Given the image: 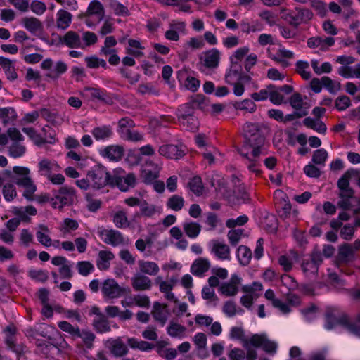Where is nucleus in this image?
<instances>
[{
  "label": "nucleus",
  "instance_id": "nucleus-1",
  "mask_svg": "<svg viewBox=\"0 0 360 360\" xmlns=\"http://www.w3.org/2000/svg\"><path fill=\"white\" fill-rule=\"evenodd\" d=\"M110 174L103 166H96L88 171L86 177L76 181V185L82 190L99 191L110 184Z\"/></svg>",
  "mask_w": 360,
  "mask_h": 360
},
{
  "label": "nucleus",
  "instance_id": "nucleus-2",
  "mask_svg": "<svg viewBox=\"0 0 360 360\" xmlns=\"http://www.w3.org/2000/svg\"><path fill=\"white\" fill-rule=\"evenodd\" d=\"M238 152L246 159V164L250 171L255 174L259 173L258 158L262 153L260 146L252 147V144H245Z\"/></svg>",
  "mask_w": 360,
  "mask_h": 360
},
{
  "label": "nucleus",
  "instance_id": "nucleus-3",
  "mask_svg": "<svg viewBox=\"0 0 360 360\" xmlns=\"http://www.w3.org/2000/svg\"><path fill=\"white\" fill-rule=\"evenodd\" d=\"M41 68L46 71V77L53 80L58 79L68 69V65L63 60L54 62L51 58H46L41 65Z\"/></svg>",
  "mask_w": 360,
  "mask_h": 360
},
{
  "label": "nucleus",
  "instance_id": "nucleus-4",
  "mask_svg": "<svg viewBox=\"0 0 360 360\" xmlns=\"http://www.w3.org/2000/svg\"><path fill=\"white\" fill-rule=\"evenodd\" d=\"M220 52L217 49H212L202 52L199 57V70L204 72L207 69H215L220 60Z\"/></svg>",
  "mask_w": 360,
  "mask_h": 360
},
{
  "label": "nucleus",
  "instance_id": "nucleus-5",
  "mask_svg": "<svg viewBox=\"0 0 360 360\" xmlns=\"http://www.w3.org/2000/svg\"><path fill=\"white\" fill-rule=\"evenodd\" d=\"M101 292L105 297L116 299L129 293L130 290L120 286L115 279L108 278L102 283Z\"/></svg>",
  "mask_w": 360,
  "mask_h": 360
},
{
  "label": "nucleus",
  "instance_id": "nucleus-6",
  "mask_svg": "<svg viewBox=\"0 0 360 360\" xmlns=\"http://www.w3.org/2000/svg\"><path fill=\"white\" fill-rule=\"evenodd\" d=\"M75 199V189L68 186H63L58 190L55 198H52V206L54 208L61 209L65 205L72 204Z\"/></svg>",
  "mask_w": 360,
  "mask_h": 360
},
{
  "label": "nucleus",
  "instance_id": "nucleus-7",
  "mask_svg": "<svg viewBox=\"0 0 360 360\" xmlns=\"http://www.w3.org/2000/svg\"><path fill=\"white\" fill-rule=\"evenodd\" d=\"M312 17L313 13L309 9L296 8L286 13L285 20L290 25L297 27L300 25L309 22Z\"/></svg>",
  "mask_w": 360,
  "mask_h": 360
},
{
  "label": "nucleus",
  "instance_id": "nucleus-8",
  "mask_svg": "<svg viewBox=\"0 0 360 360\" xmlns=\"http://www.w3.org/2000/svg\"><path fill=\"white\" fill-rule=\"evenodd\" d=\"M97 233L101 240L107 245L116 247L124 243V238L122 233L117 230L106 229L101 226L97 229Z\"/></svg>",
  "mask_w": 360,
  "mask_h": 360
},
{
  "label": "nucleus",
  "instance_id": "nucleus-9",
  "mask_svg": "<svg viewBox=\"0 0 360 360\" xmlns=\"http://www.w3.org/2000/svg\"><path fill=\"white\" fill-rule=\"evenodd\" d=\"M139 217V212H136L131 221L127 217V212L124 210L115 212L112 214V221L115 226L118 229L134 228L136 226L141 228V226L137 223L136 218Z\"/></svg>",
  "mask_w": 360,
  "mask_h": 360
},
{
  "label": "nucleus",
  "instance_id": "nucleus-10",
  "mask_svg": "<svg viewBox=\"0 0 360 360\" xmlns=\"http://www.w3.org/2000/svg\"><path fill=\"white\" fill-rule=\"evenodd\" d=\"M340 200L338 206L345 210H352L354 214L360 213V200L354 195V192L347 193V195L339 193Z\"/></svg>",
  "mask_w": 360,
  "mask_h": 360
},
{
  "label": "nucleus",
  "instance_id": "nucleus-11",
  "mask_svg": "<svg viewBox=\"0 0 360 360\" xmlns=\"http://www.w3.org/2000/svg\"><path fill=\"white\" fill-rule=\"evenodd\" d=\"M262 347L266 352L275 354L277 350L276 342L269 340L266 335L254 334L251 336V347Z\"/></svg>",
  "mask_w": 360,
  "mask_h": 360
},
{
  "label": "nucleus",
  "instance_id": "nucleus-12",
  "mask_svg": "<svg viewBox=\"0 0 360 360\" xmlns=\"http://www.w3.org/2000/svg\"><path fill=\"white\" fill-rule=\"evenodd\" d=\"M209 248L211 253L219 259L231 260V249L224 242L218 240H212L209 243Z\"/></svg>",
  "mask_w": 360,
  "mask_h": 360
},
{
  "label": "nucleus",
  "instance_id": "nucleus-13",
  "mask_svg": "<svg viewBox=\"0 0 360 360\" xmlns=\"http://www.w3.org/2000/svg\"><path fill=\"white\" fill-rule=\"evenodd\" d=\"M322 262V256L319 252H314L310 259H305L302 264V269L306 276H312L318 272L319 266Z\"/></svg>",
  "mask_w": 360,
  "mask_h": 360
},
{
  "label": "nucleus",
  "instance_id": "nucleus-14",
  "mask_svg": "<svg viewBox=\"0 0 360 360\" xmlns=\"http://www.w3.org/2000/svg\"><path fill=\"white\" fill-rule=\"evenodd\" d=\"M130 281L131 287L135 291L150 290L153 286L152 280L141 272L134 274Z\"/></svg>",
  "mask_w": 360,
  "mask_h": 360
},
{
  "label": "nucleus",
  "instance_id": "nucleus-15",
  "mask_svg": "<svg viewBox=\"0 0 360 360\" xmlns=\"http://www.w3.org/2000/svg\"><path fill=\"white\" fill-rule=\"evenodd\" d=\"M160 167L153 162L147 161L143 167L141 176L146 184H150L154 181L159 176Z\"/></svg>",
  "mask_w": 360,
  "mask_h": 360
},
{
  "label": "nucleus",
  "instance_id": "nucleus-16",
  "mask_svg": "<svg viewBox=\"0 0 360 360\" xmlns=\"http://www.w3.org/2000/svg\"><path fill=\"white\" fill-rule=\"evenodd\" d=\"M61 167L54 160L48 158H41L38 163V173L41 176H46V178L51 175L53 172H59Z\"/></svg>",
  "mask_w": 360,
  "mask_h": 360
},
{
  "label": "nucleus",
  "instance_id": "nucleus-17",
  "mask_svg": "<svg viewBox=\"0 0 360 360\" xmlns=\"http://www.w3.org/2000/svg\"><path fill=\"white\" fill-rule=\"evenodd\" d=\"M241 278L236 274H233L229 282L224 283L219 288V292L226 296L231 297L236 295L238 292V285Z\"/></svg>",
  "mask_w": 360,
  "mask_h": 360
},
{
  "label": "nucleus",
  "instance_id": "nucleus-18",
  "mask_svg": "<svg viewBox=\"0 0 360 360\" xmlns=\"http://www.w3.org/2000/svg\"><path fill=\"white\" fill-rule=\"evenodd\" d=\"M160 155L169 159L177 160L185 155L184 150L181 146L166 144L159 148Z\"/></svg>",
  "mask_w": 360,
  "mask_h": 360
},
{
  "label": "nucleus",
  "instance_id": "nucleus-19",
  "mask_svg": "<svg viewBox=\"0 0 360 360\" xmlns=\"http://www.w3.org/2000/svg\"><path fill=\"white\" fill-rule=\"evenodd\" d=\"M335 41V39L331 37H314L308 39L307 46L311 49L318 48L322 51H326L334 45Z\"/></svg>",
  "mask_w": 360,
  "mask_h": 360
},
{
  "label": "nucleus",
  "instance_id": "nucleus-20",
  "mask_svg": "<svg viewBox=\"0 0 360 360\" xmlns=\"http://www.w3.org/2000/svg\"><path fill=\"white\" fill-rule=\"evenodd\" d=\"M110 184L116 185L120 191H127L136 184V176L134 174H128L124 176L110 177Z\"/></svg>",
  "mask_w": 360,
  "mask_h": 360
},
{
  "label": "nucleus",
  "instance_id": "nucleus-21",
  "mask_svg": "<svg viewBox=\"0 0 360 360\" xmlns=\"http://www.w3.org/2000/svg\"><path fill=\"white\" fill-rule=\"evenodd\" d=\"M123 147L118 145L106 146L99 150V154L104 158L111 161L120 160L124 155Z\"/></svg>",
  "mask_w": 360,
  "mask_h": 360
},
{
  "label": "nucleus",
  "instance_id": "nucleus-22",
  "mask_svg": "<svg viewBox=\"0 0 360 360\" xmlns=\"http://www.w3.org/2000/svg\"><path fill=\"white\" fill-rule=\"evenodd\" d=\"M290 104L297 112V117H302L307 115L309 105L304 103L299 94H294L290 98Z\"/></svg>",
  "mask_w": 360,
  "mask_h": 360
},
{
  "label": "nucleus",
  "instance_id": "nucleus-23",
  "mask_svg": "<svg viewBox=\"0 0 360 360\" xmlns=\"http://www.w3.org/2000/svg\"><path fill=\"white\" fill-rule=\"evenodd\" d=\"M229 337L231 340H239L245 349L251 348V337L247 338L245 336V330L242 327H231Z\"/></svg>",
  "mask_w": 360,
  "mask_h": 360
},
{
  "label": "nucleus",
  "instance_id": "nucleus-24",
  "mask_svg": "<svg viewBox=\"0 0 360 360\" xmlns=\"http://www.w3.org/2000/svg\"><path fill=\"white\" fill-rule=\"evenodd\" d=\"M0 66L9 81H15L18 79V74L15 69V60L0 56Z\"/></svg>",
  "mask_w": 360,
  "mask_h": 360
},
{
  "label": "nucleus",
  "instance_id": "nucleus-25",
  "mask_svg": "<svg viewBox=\"0 0 360 360\" xmlns=\"http://www.w3.org/2000/svg\"><path fill=\"white\" fill-rule=\"evenodd\" d=\"M60 42L69 48H83L80 36L76 32L68 31L60 38Z\"/></svg>",
  "mask_w": 360,
  "mask_h": 360
},
{
  "label": "nucleus",
  "instance_id": "nucleus-26",
  "mask_svg": "<svg viewBox=\"0 0 360 360\" xmlns=\"http://www.w3.org/2000/svg\"><path fill=\"white\" fill-rule=\"evenodd\" d=\"M354 252L352 245L344 243L338 248L337 266L341 263H348L354 259Z\"/></svg>",
  "mask_w": 360,
  "mask_h": 360
},
{
  "label": "nucleus",
  "instance_id": "nucleus-27",
  "mask_svg": "<svg viewBox=\"0 0 360 360\" xmlns=\"http://www.w3.org/2000/svg\"><path fill=\"white\" fill-rule=\"evenodd\" d=\"M80 95L84 98L91 101H105L106 94L103 89L94 87H85L80 91Z\"/></svg>",
  "mask_w": 360,
  "mask_h": 360
},
{
  "label": "nucleus",
  "instance_id": "nucleus-28",
  "mask_svg": "<svg viewBox=\"0 0 360 360\" xmlns=\"http://www.w3.org/2000/svg\"><path fill=\"white\" fill-rule=\"evenodd\" d=\"M12 213L18 217V219L22 221L28 222L30 221V216H34L37 214V210L32 205L26 207H13L11 210Z\"/></svg>",
  "mask_w": 360,
  "mask_h": 360
},
{
  "label": "nucleus",
  "instance_id": "nucleus-29",
  "mask_svg": "<svg viewBox=\"0 0 360 360\" xmlns=\"http://www.w3.org/2000/svg\"><path fill=\"white\" fill-rule=\"evenodd\" d=\"M115 259L114 253L110 250H101L96 260L97 268L101 271H106L110 266V262Z\"/></svg>",
  "mask_w": 360,
  "mask_h": 360
},
{
  "label": "nucleus",
  "instance_id": "nucleus-30",
  "mask_svg": "<svg viewBox=\"0 0 360 360\" xmlns=\"http://www.w3.org/2000/svg\"><path fill=\"white\" fill-rule=\"evenodd\" d=\"M211 266L208 259L199 257L196 259L191 266V272L197 276H202Z\"/></svg>",
  "mask_w": 360,
  "mask_h": 360
},
{
  "label": "nucleus",
  "instance_id": "nucleus-31",
  "mask_svg": "<svg viewBox=\"0 0 360 360\" xmlns=\"http://www.w3.org/2000/svg\"><path fill=\"white\" fill-rule=\"evenodd\" d=\"M184 30V22L172 21L169 23V29L165 32V37L167 40L176 41L179 39V33Z\"/></svg>",
  "mask_w": 360,
  "mask_h": 360
},
{
  "label": "nucleus",
  "instance_id": "nucleus-32",
  "mask_svg": "<svg viewBox=\"0 0 360 360\" xmlns=\"http://www.w3.org/2000/svg\"><path fill=\"white\" fill-rule=\"evenodd\" d=\"M169 311L167 306L159 302H155L152 311V315L154 319L164 326L169 317Z\"/></svg>",
  "mask_w": 360,
  "mask_h": 360
},
{
  "label": "nucleus",
  "instance_id": "nucleus-33",
  "mask_svg": "<svg viewBox=\"0 0 360 360\" xmlns=\"http://www.w3.org/2000/svg\"><path fill=\"white\" fill-rule=\"evenodd\" d=\"M22 131L30 137V139L34 142L35 145L39 146L46 143H53L55 142L53 136H51L49 139L47 138H44L39 134H38L34 129L32 127H25L22 129Z\"/></svg>",
  "mask_w": 360,
  "mask_h": 360
},
{
  "label": "nucleus",
  "instance_id": "nucleus-34",
  "mask_svg": "<svg viewBox=\"0 0 360 360\" xmlns=\"http://www.w3.org/2000/svg\"><path fill=\"white\" fill-rule=\"evenodd\" d=\"M295 56L292 51L280 48L276 53L272 57V59L276 63L281 64L283 67L286 68L290 65L289 60L292 59Z\"/></svg>",
  "mask_w": 360,
  "mask_h": 360
},
{
  "label": "nucleus",
  "instance_id": "nucleus-35",
  "mask_svg": "<svg viewBox=\"0 0 360 360\" xmlns=\"http://www.w3.org/2000/svg\"><path fill=\"white\" fill-rule=\"evenodd\" d=\"M110 353L115 357H122L128 353V348L126 344L120 338L110 342L109 347Z\"/></svg>",
  "mask_w": 360,
  "mask_h": 360
},
{
  "label": "nucleus",
  "instance_id": "nucleus-36",
  "mask_svg": "<svg viewBox=\"0 0 360 360\" xmlns=\"http://www.w3.org/2000/svg\"><path fill=\"white\" fill-rule=\"evenodd\" d=\"M50 230L47 226L40 224L36 232L37 241L43 246L48 248L52 245V240L50 237Z\"/></svg>",
  "mask_w": 360,
  "mask_h": 360
},
{
  "label": "nucleus",
  "instance_id": "nucleus-37",
  "mask_svg": "<svg viewBox=\"0 0 360 360\" xmlns=\"http://www.w3.org/2000/svg\"><path fill=\"white\" fill-rule=\"evenodd\" d=\"M138 264L140 272L146 276H156L160 271L158 264L152 261L139 260Z\"/></svg>",
  "mask_w": 360,
  "mask_h": 360
},
{
  "label": "nucleus",
  "instance_id": "nucleus-38",
  "mask_svg": "<svg viewBox=\"0 0 360 360\" xmlns=\"http://www.w3.org/2000/svg\"><path fill=\"white\" fill-rule=\"evenodd\" d=\"M21 24L31 33L40 32L43 29L42 22L34 17H25L21 20Z\"/></svg>",
  "mask_w": 360,
  "mask_h": 360
},
{
  "label": "nucleus",
  "instance_id": "nucleus-39",
  "mask_svg": "<svg viewBox=\"0 0 360 360\" xmlns=\"http://www.w3.org/2000/svg\"><path fill=\"white\" fill-rule=\"evenodd\" d=\"M145 47L140 41L133 39L128 40V46L126 48L127 53L135 58H141L144 56Z\"/></svg>",
  "mask_w": 360,
  "mask_h": 360
},
{
  "label": "nucleus",
  "instance_id": "nucleus-40",
  "mask_svg": "<svg viewBox=\"0 0 360 360\" xmlns=\"http://www.w3.org/2000/svg\"><path fill=\"white\" fill-rule=\"evenodd\" d=\"M72 15L65 10L60 9L56 13V27L60 30H65L71 24Z\"/></svg>",
  "mask_w": 360,
  "mask_h": 360
},
{
  "label": "nucleus",
  "instance_id": "nucleus-41",
  "mask_svg": "<svg viewBox=\"0 0 360 360\" xmlns=\"http://www.w3.org/2000/svg\"><path fill=\"white\" fill-rule=\"evenodd\" d=\"M162 207L154 205L148 204L146 201H143L140 205V213L139 216L141 215L145 217L152 218L155 214H160L162 213Z\"/></svg>",
  "mask_w": 360,
  "mask_h": 360
},
{
  "label": "nucleus",
  "instance_id": "nucleus-42",
  "mask_svg": "<svg viewBox=\"0 0 360 360\" xmlns=\"http://www.w3.org/2000/svg\"><path fill=\"white\" fill-rule=\"evenodd\" d=\"M353 178L352 174V169L347 171L338 180V186L340 190L339 193L342 195H347L354 192V190L349 186V179Z\"/></svg>",
  "mask_w": 360,
  "mask_h": 360
},
{
  "label": "nucleus",
  "instance_id": "nucleus-43",
  "mask_svg": "<svg viewBox=\"0 0 360 360\" xmlns=\"http://www.w3.org/2000/svg\"><path fill=\"white\" fill-rule=\"evenodd\" d=\"M304 124L316 132L325 134L327 130L326 125L319 118L306 117L303 120Z\"/></svg>",
  "mask_w": 360,
  "mask_h": 360
},
{
  "label": "nucleus",
  "instance_id": "nucleus-44",
  "mask_svg": "<svg viewBox=\"0 0 360 360\" xmlns=\"http://www.w3.org/2000/svg\"><path fill=\"white\" fill-rule=\"evenodd\" d=\"M13 179L15 183L20 186L24 179H30V169L28 167L22 166H15L13 168Z\"/></svg>",
  "mask_w": 360,
  "mask_h": 360
},
{
  "label": "nucleus",
  "instance_id": "nucleus-45",
  "mask_svg": "<svg viewBox=\"0 0 360 360\" xmlns=\"http://www.w3.org/2000/svg\"><path fill=\"white\" fill-rule=\"evenodd\" d=\"M91 134L96 141H104L112 136V130L110 126L103 125L94 127Z\"/></svg>",
  "mask_w": 360,
  "mask_h": 360
},
{
  "label": "nucleus",
  "instance_id": "nucleus-46",
  "mask_svg": "<svg viewBox=\"0 0 360 360\" xmlns=\"http://www.w3.org/2000/svg\"><path fill=\"white\" fill-rule=\"evenodd\" d=\"M236 256L241 265L247 266L251 261L252 253L247 246L240 245L237 249Z\"/></svg>",
  "mask_w": 360,
  "mask_h": 360
},
{
  "label": "nucleus",
  "instance_id": "nucleus-47",
  "mask_svg": "<svg viewBox=\"0 0 360 360\" xmlns=\"http://www.w3.org/2000/svg\"><path fill=\"white\" fill-rule=\"evenodd\" d=\"M6 332H8L10 333V335L7 336L6 340L8 347L13 352L18 354L23 352L25 347L22 345H17L15 343V337L13 336L15 333V328L11 326L7 327Z\"/></svg>",
  "mask_w": 360,
  "mask_h": 360
},
{
  "label": "nucleus",
  "instance_id": "nucleus-48",
  "mask_svg": "<svg viewBox=\"0 0 360 360\" xmlns=\"http://www.w3.org/2000/svg\"><path fill=\"white\" fill-rule=\"evenodd\" d=\"M183 229L188 238H195L201 231V226L197 222L186 221L183 224Z\"/></svg>",
  "mask_w": 360,
  "mask_h": 360
},
{
  "label": "nucleus",
  "instance_id": "nucleus-49",
  "mask_svg": "<svg viewBox=\"0 0 360 360\" xmlns=\"http://www.w3.org/2000/svg\"><path fill=\"white\" fill-rule=\"evenodd\" d=\"M92 324L95 330L99 333H108L111 330L109 321L105 316H101L100 318H96L93 321Z\"/></svg>",
  "mask_w": 360,
  "mask_h": 360
},
{
  "label": "nucleus",
  "instance_id": "nucleus-50",
  "mask_svg": "<svg viewBox=\"0 0 360 360\" xmlns=\"http://www.w3.org/2000/svg\"><path fill=\"white\" fill-rule=\"evenodd\" d=\"M25 180L21 182V185L19 186L24 188L23 196L27 200H32L33 194L37 191V186L32 178Z\"/></svg>",
  "mask_w": 360,
  "mask_h": 360
},
{
  "label": "nucleus",
  "instance_id": "nucleus-51",
  "mask_svg": "<svg viewBox=\"0 0 360 360\" xmlns=\"http://www.w3.org/2000/svg\"><path fill=\"white\" fill-rule=\"evenodd\" d=\"M249 51L248 46H243L236 49L229 58L231 65L233 66L239 65L240 61L248 55Z\"/></svg>",
  "mask_w": 360,
  "mask_h": 360
},
{
  "label": "nucleus",
  "instance_id": "nucleus-52",
  "mask_svg": "<svg viewBox=\"0 0 360 360\" xmlns=\"http://www.w3.org/2000/svg\"><path fill=\"white\" fill-rule=\"evenodd\" d=\"M322 82L323 83V88L330 94H335L341 89L340 83L333 80L329 77H322Z\"/></svg>",
  "mask_w": 360,
  "mask_h": 360
},
{
  "label": "nucleus",
  "instance_id": "nucleus-53",
  "mask_svg": "<svg viewBox=\"0 0 360 360\" xmlns=\"http://www.w3.org/2000/svg\"><path fill=\"white\" fill-rule=\"evenodd\" d=\"M189 188L191 191L198 196L203 194L205 188L202 179L199 176H195L189 181Z\"/></svg>",
  "mask_w": 360,
  "mask_h": 360
},
{
  "label": "nucleus",
  "instance_id": "nucleus-54",
  "mask_svg": "<svg viewBox=\"0 0 360 360\" xmlns=\"http://www.w3.org/2000/svg\"><path fill=\"white\" fill-rule=\"evenodd\" d=\"M167 331L168 335L172 338H181L186 332V328L179 323L170 322Z\"/></svg>",
  "mask_w": 360,
  "mask_h": 360
},
{
  "label": "nucleus",
  "instance_id": "nucleus-55",
  "mask_svg": "<svg viewBox=\"0 0 360 360\" xmlns=\"http://www.w3.org/2000/svg\"><path fill=\"white\" fill-rule=\"evenodd\" d=\"M262 284L259 282H253L252 284L243 286L242 291L248 295H251L255 298H258L259 292L262 290Z\"/></svg>",
  "mask_w": 360,
  "mask_h": 360
},
{
  "label": "nucleus",
  "instance_id": "nucleus-56",
  "mask_svg": "<svg viewBox=\"0 0 360 360\" xmlns=\"http://www.w3.org/2000/svg\"><path fill=\"white\" fill-rule=\"evenodd\" d=\"M167 206L174 211H179L184 206V199L180 195H174L167 200Z\"/></svg>",
  "mask_w": 360,
  "mask_h": 360
},
{
  "label": "nucleus",
  "instance_id": "nucleus-57",
  "mask_svg": "<svg viewBox=\"0 0 360 360\" xmlns=\"http://www.w3.org/2000/svg\"><path fill=\"white\" fill-rule=\"evenodd\" d=\"M222 311L224 314L228 317H233L237 314H240L243 312V310L239 309H238L236 304L233 301H226L224 302Z\"/></svg>",
  "mask_w": 360,
  "mask_h": 360
},
{
  "label": "nucleus",
  "instance_id": "nucleus-58",
  "mask_svg": "<svg viewBox=\"0 0 360 360\" xmlns=\"http://www.w3.org/2000/svg\"><path fill=\"white\" fill-rule=\"evenodd\" d=\"M247 236L243 229H231L227 233V237L231 245H236L242 238Z\"/></svg>",
  "mask_w": 360,
  "mask_h": 360
},
{
  "label": "nucleus",
  "instance_id": "nucleus-59",
  "mask_svg": "<svg viewBox=\"0 0 360 360\" xmlns=\"http://www.w3.org/2000/svg\"><path fill=\"white\" fill-rule=\"evenodd\" d=\"M16 112L13 108H0V119L4 124L13 122L16 119Z\"/></svg>",
  "mask_w": 360,
  "mask_h": 360
},
{
  "label": "nucleus",
  "instance_id": "nucleus-60",
  "mask_svg": "<svg viewBox=\"0 0 360 360\" xmlns=\"http://www.w3.org/2000/svg\"><path fill=\"white\" fill-rule=\"evenodd\" d=\"M58 326L61 330L68 333L72 338H77V336L79 335V331L80 330L78 326H75L72 325L68 321H59L58 323Z\"/></svg>",
  "mask_w": 360,
  "mask_h": 360
},
{
  "label": "nucleus",
  "instance_id": "nucleus-61",
  "mask_svg": "<svg viewBox=\"0 0 360 360\" xmlns=\"http://www.w3.org/2000/svg\"><path fill=\"white\" fill-rule=\"evenodd\" d=\"M297 72L304 79H309L311 77L309 71V64L307 61L298 60L296 63Z\"/></svg>",
  "mask_w": 360,
  "mask_h": 360
},
{
  "label": "nucleus",
  "instance_id": "nucleus-62",
  "mask_svg": "<svg viewBox=\"0 0 360 360\" xmlns=\"http://www.w3.org/2000/svg\"><path fill=\"white\" fill-rule=\"evenodd\" d=\"M117 44V40L113 36H108L105 38L104 45L101 49V53L105 56L113 53L115 49L114 46Z\"/></svg>",
  "mask_w": 360,
  "mask_h": 360
},
{
  "label": "nucleus",
  "instance_id": "nucleus-63",
  "mask_svg": "<svg viewBox=\"0 0 360 360\" xmlns=\"http://www.w3.org/2000/svg\"><path fill=\"white\" fill-rule=\"evenodd\" d=\"M43 117L49 122L53 124H60L63 119L60 115L56 111H51L49 110H43L41 111Z\"/></svg>",
  "mask_w": 360,
  "mask_h": 360
},
{
  "label": "nucleus",
  "instance_id": "nucleus-64",
  "mask_svg": "<svg viewBox=\"0 0 360 360\" xmlns=\"http://www.w3.org/2000/svg\"><path fill=\"white\" fill-rule=\"evenodd\" d=\"M76 267L78 273L83 276H87L94 269V264L89 261L78 262L76 264Z\"/></svg>",
  "mask_w": 360,
  "mask_h": 360
}]
</instances>
